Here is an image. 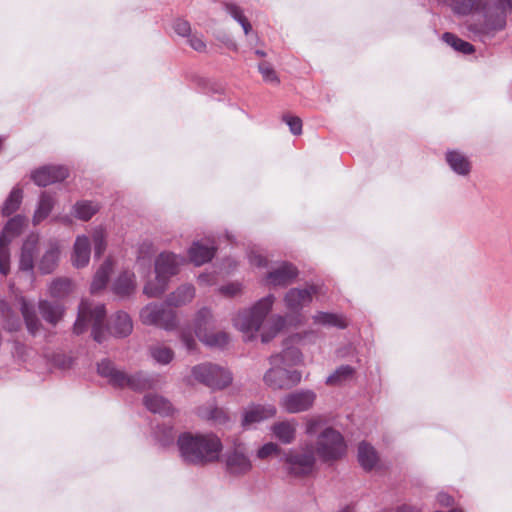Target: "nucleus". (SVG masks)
Listing matches in <instances>:
<instances>
[{"mask_svg":"<svg viewBox=\"0 0 512 512\" xmlns=\"http://www.w3.org/2000/svg\"><path fill=\"white\" fill-rule=\"evenodd\" d=\"M61 247L58 240L50 238L40 242L37 234L29 235L22 244L19 269L33 274L35 265L42 274L52 273L58 266Z\"/></svg>","mask_w":512,"mask_h":512,"instance_id":"obj_1","label":"nucleus"},{"mask_svg":"<svg viewBox=\"0 0 512 512\" xmlns=\"http://www.w3.org/2000/svg\"><path fill=\"white\" fill-rule=\"evenodd\" d=\"M180 458L186 464L204 466L217 461L223 449L214 433H182L177 440Z\"/></svg>","mask_w":512,"mask_h":512,"instance_id":"obj_2","label":"nucleus"},{"mask_svg":"<svg viewBox=\"0 0 512 512\" xmlns=\"http://www.w3.org/2000/svg\"><path fill=\"white\" fill-rule=\"evenodd\" d=\"M186 259L173 252H161L155 259V278L148 281L143 289L144 294L149 298L160 297L167 289L170 279L177 275Z\"/></svg>","mask_w":512,"mask_h":512,"instance_id":"obj_3","label":"nucleus"},{"mask_svg":"<svg viewBox=\"0 0 512 512\" xmlns=\"http://www.w3.org/2000/svg\"><path fill=\"white\" fill-rule=\"evenodd\" d=\"M98 374L107 379L108 383L117 388H129L134 391H143L157 386L159 379L156 375L144 372L128 374L116 368L113 362L104 359L98 363Z\"/></svg>","mask_w":512,"mask_h":512,"instance_id":"obj_4","label":"nucleus"},{"mask_svg":"<svg viewBox=\"0 0 512 512\" xmlns=\"http://www.w3.org/2000/svg\"><path fill=\"white\" fill-rule=\"evenodd\" d=\"M274 302V295L269 294L258 300L251 308L238 312L232 320L234 327L241 331L248 340L252 339L260 330Z\"/></svg>","mask_w":512,"mask_h":512,"instance_id":"obj_5","label":"nucleus"},{"mask_svg":"<svg viewBox=\"0 0 512 512\" xmlns=\"http://www.w3.org/2000/svg\"><path fill=\"white\" fill-rule=\"evenodd\" d=\"M105 307L102 304L93 305L87 300L81 301L78 310V317L74 324L76 334L83 333L88 325L92 327V336L98 343L105 339V329L103 323L105 320Z\"/></svg>","mask_w":512,"mask_h":512,"instance_id":"obj_6","label":"nucleus"},{"mask_svg":"<svg viewBox=\"0 0 512 512\" xmlns=\"http://www.w3.org/2000/svg\"><path fill=\"white\" fill-rule=\"evenodd\" d=\"M191 374L197 382L213 390H223L233 380L232 373L227 368L210 362L193 366Z\"/></svg>","mask_w":512,"mask_h":512,"instance_id":"obj_7","label":"nucleus"},{"mask_svg":"<svg viewBox=\"0 0 512 512\" xmlns=\"http://www.w3.org/2000/svg\"><path fill=\"white\" fill-rule=\"evenodd\" d=\"M286 472L293 477H303L312 473L315 466L313 447L306 444L289 449L282 458Z\"/></svg>","mask_w":512,"mask_h":512,"instance_id":"obj_8","label":"nucleus"},{"mask_svg":"<svg viewBox=\"0 0 512 512\" xmlns=\"http://www.w3.org/2000/svg\"><path fill=\"white\" fill-rule=\"evenodd\" d=\"M313 450L324 461L336 460L345 454L346 444L339 431L326 427L317 436Z\"/></svg>","mask_w":512,"mask_h":512,"instance_id":"obj_9","label":"nucleus"},{"mask_svg":"<svg viewBox=\"0 0 512 512\" xmlns=\"http://www.w3.org/2000/svg\"><path fill=\"white\" fill-rule=\"evenodd\" d=\"M140 319L145 325L157 326L166 331H172L178 327L176 312L166 309L163 304H147L140 311Z\"/></svg>","mask_w":512,"mask_h":512,"instance_id":"obj_10","label":"nucleus"},{"mask_svg":"<svg viewBox=\"0 0 512 512\" xmlns=\"http://www.w3.org/2000/svg\"><path fill=\"white\" fill-rule=\"evenodd\" d=\"M26 223L27 219L25 216L16 215L7 222L0 235V273L3 275H7L9 272V245L13 238L20 235Z\"/></svg>","mask_w":512,"mask_h":512,"instance_id":"obj_11","label":"nucleus"},{"mask_svg":"<svg viewBox=\"0 0 512 512\" xmlns=\"http://www.w3.org/2000/svg\"><path fill=\"white\" fill-rule=\"evenodd\" d=\"M302 374L295 369L278 365H271V368L265 373L263 380L271 389H289L301 382Z\"/></svg>","mask_w":512,"mask_h":512,"instance_id":"obj_12","label":"nucleus"},{"mask_svg":"<svg viewBox=\"0 0 512 512\" xmlns=\"http://www.w3.org/2000/svg\"><path fill=\"white\" fill-rule=\"evenodd\" d=\"M227 471L233 475H243L252 469L246 447L240 440L235 439L231 448L224 455Z\"/></svg>","mask_w":512,"mask_h":512,"instance_id":"obj_13","label":"nucleus"},{"mask_svg":"<svg viewBox=\"0 0 512 512\" xmlns=\"http://www.w3.org/2000/svg\"><path fill=\"white\" fill-rule=\"evenodd\" d=\"M316 398L317 395L313 390L301 389L283 396L279 404L287 413L297 414L311 409Z\"/></svg>","mask_w":512,"mask_h":512,"instance_id":"obj_14","label":"nucleus"},{"mask_svg":"<svg viewBox=\"0 0 512 512\" xmlns=\"http://www.w3.org/2000/svg\"><path fill=\"white\" fill-rule=\"evenodd\" d=\"M68 175L69 171L64 166L47 165L33 171L31 178L36 185L46 187L56 182L63 181Z\"/></svg>","mask_w":512,"mask_h":512,"instance_id":"obj_15","label":"nucleus"},{"mask_svg":"<svg viewBox=\"0 0 512 512\" xmlns=\"http://www.w3.org/2000/svg\"><path fill=\"white\" fill-rule=\"evenodd\" d=\"M276 413L277 409L272 404H250L243 410L241 424L244 428H249L274 417Z\"/></svg>","mask_w":512,"mask_h":512,"instance_id":"obj_16","label":"nucleus"},{"mask_svg":"<svg viewBox=\"0 0 512 512\" xmlns=\"http://www.w3.org/2000/svg\"><path fill=\"white\" fill-rule=\"evenodd\" d=\"M316 293L317 287L314 285L302 289L292 288L285 294L284 302L287 309L292 312H298L312 301Z\"/></svg>","mask_w":512,"mask_h":512,"instance_id":"obj_17","label":"nucleus"},{"mask_svg":"<svg viewBox=\"0 0 512 512\" xmlns=\"http://www.w3.org/2000/svg\"><path fill=\"white\" fill-rule=\"evenodd\" d=\"M297 275L298 270L294 265L283 262L267 273L265 284L273 287L286 286L290 284Z\"/></svg>","mask_w":512,"mask_h":512,"instance_id":"obj_18","label":"nucleus"},{"mask_svg":"<svg viewBox=\"0 0 512 512\" xmlns=\"http://www.w3.org/2000/svg\"><path fill=\"white\" fill-rule=\"evenodd\" d=\"M216 252V246L213 241L201 240L194 241L187 251L189 261L195 266H201L212 260Z\"/></svg>","mask_w":512,"mask_h":512,"instance_id":"obj_19","label":"nucleus"},{"mask_svg":"<svg viewBox=\"0 0 512 512\" xmlns=\"http://www.w3.org/2000/svg\"><path fill=\"white\" fill-rule=\"evenodd\" d=\"M494 14L490 9L484 8L485 26L487 30H502L506 25V12L512 9V0H499Z\"/></svg>","mask_w":512,"mask_h":512,"instance_id":"obj_20","label":"nucleus"},{"mask_svg":"<svg viewBox=\"0 0 512 512\" xmlns=\"http://www.w3.org/2000/svg\"><path fill=\"white\" fill-rule=\"evenodd\" d=\"M91 245L86 235H78L75 239L71 254L72 265L76 268H83L90 261Z\"/></svg>","mask_w":512,"mask_h":512,"instance_id":"obj_21","label":"nucleus"},{"mask_svg":"<svg viewBox=\"0 0 512 512\" xmlns=\"http://www.w3.org/2000/svg\"><path fill=\"white\" fill-rule=\"evenodd\" d=\"M196 294L195 287L192 284H182L171 292L166 298V305L171 307H182L194 299Z\"/></svg>","mask_w":512,"mask_h":512,"instance_id":"obj_22","label":"nucleus"},{"mask_svg":"<svg viewBox=\"0 0 512 512\" xmlns=\"http://www.w3.org/2000/svg\"><path fill=\"white\" fill-rule=\"evenodd\" d=\"M55 202L56 197L54 194L47 191H43L40 194L37 207L32 217L33 225H39L49 216L54 208Z\"/></svg>","mask_w":512,"mask_h":512,"instance_id":"obj_23","label":"nucleus"},{"mask_svg":"<svg viewBox=\"0 0 512 512\" xmlns=\"http://www.w3.org/2000/svg\"><path fill=\"white\" fill-rule=\"evenodd\" d=\"M296 428V420H285L274 423L271 426V432L281 443L290 444L296 438Z\"/></svg>","mask_w":512,"mask_h":512,"instance_id":"obj_24","label":"nucleus"},{"mask_svg":"<svg viewBox=\"0 0 512 512\" xmlns=\"http://www.w3.org/2000/svg\"><path fill=\"white\" fill-rule=\"evenodd\" d=\"M446 162L450 169L459 176H467L471 171V163L466 155L458 150L446 152Z\"/></svg>","mask_w":512,"mask_h":512,"instance_id":"obj_25","label":"nucleus"},{"mask_svg":"<svg viewBox=\"0 0 512 512\" xmlns=\"http://www.w3.org/2000/svg\"><path fill=\"white\" fill-rule=\"evenodd\" d=\"M110 333L116 337H126L133 330V323L130 316L122 311L117 312L110 322Z\"/></svg>","mask_w":512,"mask_h":512,"instance_id":"obj_26","label":"nucleus"},{"mask_svg":"<svg viewBox=\"0 0 512 512\" xmlns=\"http://www.w3.org/2000/svg\"><path fill=\"white\" fill-rule=\"evenodd\" d=\"M145 407L152 413H158L163 416H169L174 408L169 400L157 394H147L143 399Z\"/></svg>","mask_w":512,"mask_h":512,"instance_id":"obj_27","label":"nucleus"},{"mask_svg":"<svg viewBox=\"0 0 512 512\" xmlns=\"http://www.w3.org/2000/svg\"><path fill=\"white\" fill-rule=\"evenodd\" d=\"M197 414L199 417L211 420L216 424H225L229 421L227 412L223 408L218 407L214 402L200 406L197 409Z\"/></svg>","mask_w":512,"mask_h":512,"instance_id":"obj_28","label":"nucleus"},{"mask_svg":"<svg viewBox=\"0 0 512 512\" xmlns=\"http://www.w3.org/2000/svg\"><path fill=\"white\" fill-rule=\"evenodd\" d=\"M38 308L42 318L52 325H56L64 314V307L61 304L47 300H40Z\"/></svg>","mask_w":512,"mask_h":512,"instance_id":"obj_29","label":"nucleus"},{"mask_svg":"<svg viewBox=\"0 0 512 512\" xmlns=\"http://www.w3.org/2000/svg\"><path fill=\"white\" fill-rule=\"evenodd\" d=\"M302 361V354L299 349L290 347L283 350L280 354L273 355L270 358L271 365L281 364L290 369V367L298 365Z\"/></svg>","mask_w":512,"mask_h":512,"instance_id":"obj_30","label":"nucleus"},{"mask_svg":"<svg viewBox=\"0 0 512 512\" xmlns=\"http://www.w3.org/2000/svg\"><path fill=\"white\" fill-rule=\"evenodd\" d=\"M313 321L315 324L336 327L344 329L348 325L347 319L342 314L329 313V312H317L313 315Z\"/></svg>","mask_w":512,"mask_h":512,"instance_id":"obj_31","label":"nucleus"},{"mask_svg":"<svg viewBox=\"0 0 512 512\" xmlns=\"http://www.w3.org/2000/svg\"><path fill=\"white\" fill-rule=\"evenodd\" d=\"M215 319L213 312L208 307L200 308L194 317L195 334L198 337L202 333H206L209 328L214 326Z\"/></svg>","mask_w":512,"mask_h":512,"instance_id":"obj_32","label":"nucleus"},{"mask_svg":"<svg viewBox=\"0 0 512 512\" xmlns=\"http://www.w3.org/2000/svg\"><path fill=\"white\" fill-rule=\"evenodd\" d=\"M358 460L363 469L372 470L377 466L379 458L371 445L362 442L358 447Z\"/></svg>","mask_w":512,"mask_h":512,"instance_id":"obj_33","label":"nucleus"},{"mask_svg":"<svg viewBox=\"0 0 512 512\" xmlns=\"http://www.w3.org/2000/svg\"><path fill=\"white\" fill-rule=\"evenodd\" d=\"M135 275L133 272L124 271L113 283V291L120 296L129 295L135 289Z\"/></svg>","mask_w":512,"mask_h":512,"instance_id":"obj_34","label":"nucleus"},{"mask_svg":"<svg viewBox=\"0 0 512 512\" xmlns=\"http://www.w3.org/2000/svg\"><path fill=\"white\" fill-rule=\"evenodd\" d=\"M113 269V263L110 259H106L103 264L96 271L93 281L91 283V292L96 293L102 290L109 279L110 273Z\"/></svg>","mask_w":512,"mask_h":512,"instance_id":"obj_35","label":"nucleus"},{"mask_svg":"<svg viewBox=\"0 0 512 512\" xmlns=\"http://www.w3.org/2000/svg\"><path fill=\"white\" fill-rule=\"evenodd\" d=\"M21 313L26 323L28 331L35 334L41 327L40 320L38 319L34 307L29 304L25 298L20 297Z\"/></svg>","mask_w":512,"mask_h":512,"instance_id":"obj_36","label":"nucleus"},{"mask_svg":"<svg viewBox=\"0 0 512 512\" xmlns=\"http://www.w3.org/2000/svg\"><path fill=\"white\" fill-rule=\"evenodd\" d=\"M198 339L211 348H224L229 343V335L224 331H207L198 336Z\"/></svg>","mask_w":512,"mask_h":512,"instance_id":"obj_37","label":"nucleus"},{"mask_svg":"<svg viewBox=\"0 0 512 512\" xmlns=\"http://www.w3.org/2000/svg\"><path fill=\"white\" fill-rule=\"evenodd\" d=\"M99 210L97 203L92 201L82 200L74 204L72 211L74 216L82 221H88Z\"/></svg>","mask_w":512,"mask_h":512,"instance_id":"obj_38","label":"nucleus"},{"mask_svg":"<svg viewBox=\"0 0 512 512\" xmlns=\"http://www.w3.org/2000/svg\"><path fill=\"white\" fill-rule=\"evenodd\" d=\"M73 290L72 281L68 278H57L49 286V294L53 298L62 299Z\"/></svg>","mask_w":512,"mask_h":512,"instance_id":"obj_39","label":"nucleus"},{"mask_svg":"<svg viewBox=\"0 0 512 512\" xmlns=\"http://www.w3.org/2000/svg\"><path fill=\"white\" fill-rule=\"evenodd\" d=\"M355 369L350 365H341L325 381L326 385L338 386L353 377Z\"/></svg>","mask_w":512,"mask_h":512,"instance_id":"obj_40","label":"nucleus"},{"mask_svg":"<svg viewBox=\"0 0 512 512\" xmlns=\"http://www.w3.org/2000/svg\"><path fill=\"white\" fill-rule=\"evenodd\" d=\"M23 198V192L20 188L15 187L10 192L9 196L1 207L3 216H9L14 213L20 206Z\"/></svg>","mask_w":512,"mask_h":512,"instance_id":"obj_41","label":"nucleus"},{"mask_svg":"<svg viewBox=\"0 0 512 512\" xmlns=\"http://www.w3.org/2000/svg\"><path fill=\"white\" fill-rule=\"evenodd\" d=\"M442 39L445 43L451 46L454 50L463 54H471L474 52V47L469 42H466L456 35L446 32L442 35Z\"/></svg>","mask_w":512,"mask_h":512,"instance_id":"obj_42","label":"nucleus"},{"mask_svg":"<svg viewBox=\"0 0 512 512\" xmlns=\"http://www.w3.org/2000/svg\"><path fill=\"white\" fill-rule=\"evenodd\" d=\"M151 357L161 365L169 364L174 358V352L171 348L157 344L150 347Z\"/></svg>","mask_w":512,"mask_h":512,"instance_id":"obj_43","label":"nucleus"},{"mask_svg":"<svg viewBox=\"0 0 512 512\" xmlns=\"http://www.w3.org/2000/svg\"><path fill=\"white\" fill-rule=\"evenodd\" d=\"M225 9L227 13L242 26L245 35H248L252 29V26L244 16L243 10L234 3H226Z\"/></svg>","mask_w":512,"mask_h":512,"instance_id":"obj_44","label":"nucleus"},{"mask_svg":"<svg viewBox=\"0 0 512 512\" xmlns=\"http://www.w3.org/2000/svg\"><path fill=\"white\" fill-rule=\"evenodd\" d=\"M0 313L3 316V318L5 319V322H6L5 327L8 330L14 331L19 328V326H20L19 319L17 317H13V312H12L10 306L3 299H0Z\"/></svg>","mask_w":512,"mask_h":512,"instance_id":"obj_45","label":"nucleus"},{"mask_svg":"<svg viewBox=\"0 0 512 512\" xmlns=\"http://www.w3.org/2000/svg\"><path fill=\"white\" fill-rule=\"evenodd\" d=\"M155 249L151 241L145 240L139 244L137 252V263L138 264H149Z\"/></svg>","mask_w":512,"mask_h":512,"instance_id":"obj_46","label":"nucleus"},{"mask_svg":"<svg viewBox=\"0 0 512 512\" xmlns=\"http://www.w3.org/2000/svg\"><path fill=\"white\" fill-rule=\"evenodd\" d=\"M92 239L95 257H100L106 249V234L103 228H95L92 233Z\"/></svg>","mask_w":512,"mask_h":512,"instance_id":"obj_47","label":"nucleus"},{"mask_svg":"<svg viewBox=\"0 0 512 512\" xmlns=\"http://www.w3.org/2000/svg\"><path fill=\"white\" fill-rule=\"evenodd\" d=\"M179 338L188 352L195 351L197 342L190 327H183L179 331Z\"/></svg>","mask_w":512,"mask_h":512,"instance_id":"obj_48","label":"nucleus"},{"mask_svg":"<svg viewBox=\"0 0 512 512\" xmlns=\"http://www.w3.org/2000/svg\"><path fill=\"white\" fill-rule=\"evenodd\" d=\"M258 70H259L260 74L262 75V78L265 82L272 83V84L279 83V78L270 63L261 62L258 65Z\"/></svg>","mask_w":512,"mask_h":512,"instance_id":"obj_49","label":"nucleus"},{"mask_svg":"<svg viewBox=\"0 0 512 512\" xmlns=\"http://www.w3.org/2000/svg\"><path fill=\"white\" fill-rule=\"evenodd\" d=\"M155 436L161 445L167 446L172 443L174 439V432L170 426H161L155 431Z\"/></svg>","mask_w":512,"mask_h":512,"instance_id":"obj_50","label":"nucleus"},{"mask_svg":"<svg viewBox=\"0 0 512 512\" xmlns=\"http://www.w3.org/2000/svg\"><path fill=\"white\" fill-rule=\"evenodd\" d=\"M452 6L456 13L466 15L476 7V0H453Z\"/></svg>","mask_w":512,"mask_h":512,"instance_id":"obj_51","label":"nucleus"},{"mask_svg":"<svg viewBox=\"0 0 512 512\" xmlns=\"http://www.w3.org/2000/svg\"><path fill=\"white\" fill-rule=\"evenodd\" d=\"M280 451L279 446L276 443L268 442L264 444L259 450L257 451V457L260 459H267L268 457L278 454Z\"/></svg>","mask_w":512,"mask_h":512,"instance_id":"obj_52","label":"nucleus"},{"mask_svg":"<svg viewBox=\"0 0 512 512\" xmlns=\"http://www.w3.org/2000/svg\"><path fill=\"white\" fill-rule=\"evenodd\" d=\"M218 291L226 297H234L241 293L242 285L239 282H231L221 286Z\"/></svg>","mask_w":512,"mask_h":512,"instance_id":"obj_53","label":"nucleus"},{"mask_svg":"<svg viewBox=\"0 0 512 512\" xmlns=\"http://www.w3.org/2000/svg\"><path fill=\"white\" fill-rule=\"evenodd\" d=\"M188 44L197 52H204L206 50V43L202 34L193 33L188 37Z\"/></svg>","mask_w":512,"mask_h":512,"instance_id":"obj_54","label":"nucleus"},{"mask_svg":"<svg viewBox=\"0 0 512 512\" xmlns=\"http://www.w3.org/2000/svg\"><path fill=\"white\" fill-rule=\"evenodd\" d=\"M283 120L286 122V124L289 126V129L292 134L294 135H300L302 132V121L299 117L295 116H284Z\"/></svg>","mask_w":512,"mask_h":512,"instance_id":"obj_55","label":"nucleus"},{"mask_svg":"<svg viewBox=\"0 0 512 512\" xmlns=\"http://www.w3.org/2000/svg\"><path fill=\"white\" fill-rule=\"evenodd\" d=\"M323 425V418L321 416H314L306 421L305 432L307 435L315 434L318 429Z\"/></svg>","mask_w":512,"mask_h":512,"instance_id":"obj_56","label":"nucleus"},{"mask_svg":"<svg viewBox=\"0 0 512 512\" xmlns=\"http://www.w3.org/2000/svg\"><path fill=\"white\" fill-rule=\"evenodd\" d=\"M174 31L182 37H189L191 33V27L189 22L183 19H178L174 22Z\"/></svg>","mask_w":512,"mask_h":512,"instance_id":"obj_57","label":"nucleus"},{"mask_svg":"<svg viewBox=\"0 0 512 512\" xmlns=\"http://www.w3.org/2000/svg\"><path fill=\"white\" fill-rule=\"evenodd\" d=\"M249 262L251 265L256 267H266L268 264L267 259L257 251H250L248 254Z\"/></svg>","mask_w":512,"mask_h":512,"instance_id":"obj_58","label":"nucleus"},{"mask_svg":"<svg viewBox=\"0 0 512 512\" xmlns=\"http://www.w3.org/2000/svg\"><path fill=\"white\" fill-rule=\"evenodd\" d=\"M283 324H284V319L281 316L276 317L274 320L273 331L271 333L263 332L261 334L262 342L266 343L270 339H272L274 337V335L281 329Z\"/></svg>","mask_w":512,"mask_h":512,"instance_id":"obj_59","label":"nucleus"},{"mask_svg":"<svg viewBox=\"0 0 512 512\" xmlns=\"http://www.w3.org/2000/svg\"><path fill=\"white\" fill-rule=\"evenodd\" d=\"M217 282V279H216V276L214 273H201L199 276H198V283L201 285V286H212L214 284H216Z\"/></svg>","mask_w":512,"mask_h":512,"instance_id":"obj_60","label":"nucleus"},{"mask_svg":"<svg viewBox=\"0 0 512 512\" xmlns=\"http://www.w3.org/2000/svg\"><path fill=\"white\" fill-rule=\"evenodd\" d=\"M437 502L441 506H451L453 504V498L449 494L441 492L437 495Z\"/></svg>","mask_w":512,"mask_h":512,"instance_id":"obj_61","label":"nucleus"},{"mask_svg":"<svg viewBox=\"0 0 512 512\" xmlns=\"http://www.w3.org/2000/svg\"><path fill=\"white\" fill-rule=\"evenodd\" d=\"M396 512H417V510L411 506L408 505H402L397 509Z\"/></svg>","mask_w":512,"mask_h":512,"instance_id":"obj_62","label":"nucleus"},{"mask_svg":"<svg viewBox=\"0 0 512 512\" xmlns=\"http://www.w3.org/2000/svg\"><path fill=\"white\" fill-rule=\"evenodd\" d=\"M59 220L67 225L72 223V220L69 216L60 217Z\"/></svg>","mask_w":512,"mask_h":512,"instance_id":"obj_63","label":"nucleus"},{"mask_svg":"<svg viewBox=\"0 0 512 512\" xmlns=\"http://www.w3.org/2000/svg\"><path fill=\"white\" fill-rule=\"evenodd\" d=\"M339 512H355L353 507L351 506H347L345 508H343L342 510H340Z\"/></svg>","mask_w":512,"mask_h":512,"instance_id":"obj_64","label":"nucleus"}]
</instances>
